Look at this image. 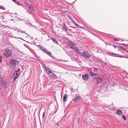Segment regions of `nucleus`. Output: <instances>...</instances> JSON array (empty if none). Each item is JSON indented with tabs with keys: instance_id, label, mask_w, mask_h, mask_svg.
<instances>
[{
	"instance_id": "9",
	"label": "nucleus",
	"mask_w": 128,
	"mask_h": 128,
	"mask_svg": "<svg viewBox=\"0 0 128 128\" xmlns=\"http://www.w3.org/2000/svg\"><path fill=\"white\" fill-rule=\"evenodd\" d=\"M88 75L87 74H85L82 76V78L84 80H87L88 78Z\"/></svg>"
},
{
	"instance_id": "19",
	"label": "nucleus",
	"mask_w": 128,
	"mask_h": 128,
	"mask_svg": "<svg viewBox=\"0 0 128 128\" xmlns=\"http://www.w3.org/2000/svg\"><path fill=\"white\" fill-rule=\"evenodd\" d=\"M28 8L30 9V10H34L32 6H30L28 7Z\"/></svg>"
},
{
	"instance_id": "14",
	"label": "nucleus",
	"mask_w": 128,
	"mask_h": 128,
	"mask_svg": "<svg viewBox=\"0 0 128 128\" xmlns=\"http://www.w3.org/2000/svg\"><path fill=\"white\" fill-rule=\"evenodd\" d=\"M4 84L6 87H8V86L9 82L5 81L4 82Z\"/></svg>"
},
{
	"instance_id": "35",
	"label": "nucleus",
	"mask_w": 128,
	"mask_h": 128,
	"mask_svg": "<svg viewBox=\"0 0 128 128\" xmlns=\"http://www.w3.org/2000/svg\"><path fill=\"white\" fill-rule=\"evenodd\" d=\"M126 52H128V51L127 50H126Z\"/></svg>"
},
{
	"instance_id": "31",
	"label": "nucleus",
	"mask_w": 128,
	"mask_h": 128,
	"mask_svg": "<svg viewBox=\"0 0 128 128\" xmlns=\"http://www.w3.org/2000/svg\"><path fill=\"white\" fill-rule=\"evenodd\" d=\"M44 113L43 114V115H42L43 118L44 117Z\"/></svg>"
},
{
	"instance_id": "8",
	"label": "nucleus",
	"mask_w": 128,
	"mask_h": 128,
	"mask_svg": "<svg viewBox=\"0 0 128 128\" xmlns=\"http://www.w3.org/2000/svg\"><path fill=\"white\" fill-rule=\"evenodd\" d=\"M62 29L63 30H64L66 32L67 30H68V28L64 24V23L62 28Z\"/></svg>"
},
{
	"instance_id": "22",
	"label": "nucleus",
	"mask_w": 128,
	"mask_h": 128,
	"mask_svg": "<svg viewBox=\"0 0 128 128\" xmlns=\"http://www.w3.org/2000/svg\"><path fill=\"white\" fill-rule=\"evenodd\" d=\"M122 117L124 118V120H126V117L125 116L123 115H122Z\"/></svg>"
},
{
	"instance_id": "1",
	"label": "nucleus",
	"mask_w": 128,
	"mask_h": 128,
	"mask_svg": "<svg viewBox=\"0 0 128 128\" xmlns=\"http://www.w3.org/2000/svg\"><path fill=\"white\" fill-rule=\"evenodd\" d=\"M12 54L11 50L9 49L5 50L3 53L4 56L6 58H9L12 55Z\"/></svg>"
},
{
	"instance_id": "13",
	"label": "nucleus",
	"mask_w": 128,
	"mask_h": 128,
	"mask_svg": "<svg viewBox=\"0 0 128 128\" xmlns=\"http://www.w3.org/2000/svg\"><path fill=\"white\" fill-rule=\"evenodd\" d=\"M67 95L66 94H65L63 98V100L64 102H66L67 100V98L66 96Z\"/></svg>"
},
{
	"instance_id": "20",
	"label": "nucleus",
	"mask_w": 128,
	"mask_h": 128,
	"mask_svg": "<svg viewBox=\"0 0 128 128\" xmlns=\"http://www.w3.org/2000/svg\"><path fill=\"white\" fill-rule=\"evenodd\" d=\"M72 23L76 26H78V24H77L76 22H75V21L74 20L73 21H72Z\"/></svg>"
},
{
	"instance_id": "12",
	"label": "nucleus",
	"mask_w": 128,
	"mask_h": 128,
	"mask_svg": "<svg viewBox=\"0 0 128 128\" xmlns=\"http://www.w3.org/2000/svg\"><path fill=\"white\" fill-rule=\"evenodd\" d=\"M50 39L52 40L53 42L54 43L56 44H58V42L54 38H51Z\"/></svg>"
},
{
	"instance_id": "18",
	"label": "nucleus",
	"mask_w": 128,
	"mask_h": 128,
	"mask_svg": "<svg viewBox=\"0 0 128 128\" xmlns=\"http://www.w3.org/2000/svg\"><path fill=\"white\" fill-rule=\"evenodd\" d=\"M67 16L68 17V18L71 20V21L72 22L74 20V19H73V18L72 17V16H70L69 15H68Z\"/></svg>"
},
{
	"instance_id": "2",
	"label": "nucleus",
	"mask_w": 128,
	"mask_h": 128,
	"mask_svg": "<svg viewBox=\"0 0 128 128\" xmlns=\"http://www.w3.org/2000/svg\"><path fill=\"white\" fill-rule=\"evenodd\" d=\"M38 47L43 52L46 53L49 56H51V53L50 52L48 51L46 48H44V47L41 46L40 45H38Z\"/></svg>"
},
{
	"instance_id": "34",
	"label": "nucleus",
	"mask_w": 128,
	"mask_h": 128,
	"mask_svg": "<svg viewBox=\"0 0 128 128\" xmlns=\"http://www.w3.org/2000/svg\"><path fill=\"white\" fill-rule=\"evenodd\" d=\"M56 124H57V125H58V122H57Z\"/></svg>"
},
{
	"instance_id": "36",
	"label": "nucleus",
	"mask_w": 128,
	"mask_h": 128,
	"mask_svg": "<svg viewBox=\"0 0 128 128\" xmlns=\"http://www.w3.org/2000/svg\"><path fill=\"white\" fill-rule=\"evenodd\" d=\"M114 46V47H116L115 46H114H114Z\"/></svg>"
},
{
	"instance_id": "4",
	"label": "nucleus",
	"mask_w": 128,
	"mask_h": 128,
	"mask_svg": "<svg viewBox=\"0 0 128 128\" xmlns=\"http://www.w3.org/2000/svg\"><path fill=\"white\" fill-rule=\"evenodd\" d=\"M17 62L16 60L14 59H12L10 61V65L12 67H15Z\"/></svg>"
},
{
	"instance_id": "23",
	"label": "nucleus",
	"mask_w": 128,
	"mask_h": 128,
	"mask_svg": "<svg viewBox=\"0 0 128 128\" xmlns=\"http://www.w3.org/2000/svg\"><path fill=\"white\" fill-rule=\"evenodd\" d=\"M80 118H77V122L78 124L79 123V122L80 120Z\"/></svg>"
},
{
	"instance_id": "3",
	"label": "nucleus",
	"mask_w": 128,
	"mask_h": 128,
	"mask_svg": "<svg viewBox=\"0 0 128 128\" xmlns=\"http://www.w3.org/2000/svg\"><path fill=\"white\" fill-rule=\"evenodd\" d=\"M79 53L82 56L87 58H89L90 56V55L89 54L87 51H85L83 53L79 52Z\"/></svg>"
},
{
	"instance_id": "28",
	"label": "nucleus",
	"mask_w": 128,
	"mask_h": 128,
	"mask_svg": "<svg viewBox=\"0 0 128 128\" xmlns=\"http://www.w3.org/2000/svg\"><path fill=\"white\" fill-rule=\"evenodd\" d=\"M2 57L1 56H0V63L2 61Z\"/></svg>"
},
{
	"instance_id": "15",
	"label": "nucleus",
	"mask_w": 128,
	"mask_h": 128,
	"mask_svg": "<svg viewBox=\"0 0 128 128\" xmlns=\"http://www.w3.org/2000/svg\"><path fill=\"white\" fill-rule=\"evenodd\" d=\"M70 48L71 49H74L76 50H78V49L77 48L76 46H70Z\"/></svg>"
},
{
	"instance_id": "10",
	"label": "nucleus",
	"mask_w": 128,
	"mask_h": 128,
	"mask_svg": "<svg viewBox=\"0 0 128 128\" xmlns=\"http://www.w3.org/2000/svg\"><path fill=\"white\" fill-rule=\"evenodd\" d=\"M49 75L50 76H52V78H58L57 76L52 72L51 73V74H49Z\"/></svg>"
},
{
	"instance_id": "7",
	"label": "nucleus",
	"mask_w": 128,
	"mask_h": 128,
	"mask_svg": "<svg viewBox=\"0 0 128 128\" xmlns=\"http://www.w3.org/2000/svg\"><path fill=\"white\" fill-rule=\"evenodd\" d=\"M82 99L81 97L80 96H76L74 99V101L75 102H77L78 101H80Z\"/></svg>"
},
{
	"instance_id": "32",
	"label": "nucleus",
	"mask_w": 128,
	"mask_h": 128,
	"mask_svg": "<svg viewBox=\"0 0 128 128\" xmlns=\"http://www.w3.org/2000/svg\"><path fill=\"white\" fill-rule=\"evenodd\" d=\"M97 75V74L96 73H94V76L96 75V76Z\"/></svg>"
},
{
	"instance_id": "6",
	"label": "nucleus",
	"mask_w": 128,
	"mask_h": 128,
	"mask_svg": "<svg viewBox=\"0 0 128 128\" xmlns=\"http://www.w3.org/2000/svg\"><path fill=\"white\" fill-rule=\"evenodd\" d=\"M96 80V82L97 84L100 83L102 81V78L100 77H96L94 78Z\"/></svg>"
},
{
	"instance_id": "17",
	"label": "nucleus",
	"mask_w": 128,
	"mask_h": 128,
	"mask_svg": "<svg viewBox=\"0 0 128 128\" xmlns=\"http://www.w3.org/2000/svg\"><path fill=\"white\" fill-rule=\"evenodd\" d=\"M116 113L118 115H120L122 114L121 111L120 110H118L117 111Z\"/></svg>"
},
{
	"instance_id": "16",
	"label": "nucleus",
	"mask_w": 128,
	"mask_h": 128,
	"mask_svg": "<svg viewBox=\"0 0 128 128\" xmlns=\"http://www.w3.org/2000/svg\"><path fill=\"white\" fill-rule=\"evenodd\" d=\"M46 70L49 75V74H51V73L52 72H51V71L50 70H49V68H48V69L47 68Z\"/></svg>"
},
{
	"instance_id": "29",
	"label": "nucleus",
	"mask_w": 128,
	"mask_h": 128,
	"mask_svg": "<svg viewBox=\"0 0 128 128\" xmlns=\"http://www.w3.org/2000/svg\"><path fill=\"white\" fill-rule=\"evenodd\" d=\"M126 44H123V45L127 46H128V44H127L126 45Z\"/></svg>"
},
{
	"instance_id": "25",
	"label": "nucleus",
	"mask_w": 128,
	"mask_h": 128,
	"mask_svg": "<svg viewBox=\"0 0 128 128\" xmlns=\"http://www.w3.org/2000/svg\"><path fill=\"white\" fill-rule=\"evenodd\" d=\"M42 65L43 66L44 68L46 70V69L48 68H47L46 67V65L45 64H43Z\"/></svg>"
},
{
	"instance_id": "33",
	"label": "nucleus",
	"mask_w": 128,
	"mask_h": 128,
	"mask_svg": "<svg viewBox=\"0 0 128 128\" xmlns=\"http://www.w3.org/2000/svg\"><path fill=\"white\" fill-rule=\"evenodd\" d=\"M125 57L126 58H128V57H127V56H124L123 57Z\"/></svg>"
},
{
	"instance_id": "11",
	"label": "nucleus",
	"mask_w": 128,
	"mask_h": 128,
	"mask_svg": "<svg viewBox=\"0 0 128 128\" xmlns=\"http://www.w3.org/2000/svg\"><path fill=\"white\" fill-rule=\"evenodd\" d=\"M110 53V54H111V55L112 56H115L119 57L120 58L122 57V56H118V54H117L115 53L111 52Z\"/></svg>"
},
{
	"instance_id": "21",
	"label": "nucleus",
	"mask_w": 128,
	"mask_h": 128,
	"mask_svg": "<svg viewBox=\"0 0 128 128\" xmlns=\"http://www.w3.org/2000/svg\"><path fill=\"white\" fill-rule=\"evenodd\" d=\"M90 74L91 76H94V73L91 71L90 72Z\"/></svg>"
},
{
	"instance_id": "37",
	"label": "nucleus",
	"mask_w": 128,
	"mask_h": 128,
	"mask_svg": "<svg viewBox=\"0 0 128 128\" xmlns=\"http://www.w3.org/2000/svg\"><path fill=\"white\" fill-rule=\"evenodd\" d=\"M16 38H18V37H16Z\"/></svg>"
},
{
	"instance_id": "24",
	"label": "nucleus",
	"mask_w": 128,
	"mask_h": 128,
	"mask_svg": "<svg viewBox=\"0 0 128 128\" xmlns=\"http://www.w3.org/2000/svg\"><path fill=\"white\" fill-rule=\"evenodd\" d=\"M15 3L17 5H18V6H20L21 5V4L19 3H18V2H15Z\"/></svg>"
},
{
	"instance_id": "26",
	"label": "nucleus",
	"mask_w": 128,
	"mask_h": 128,
	"mask_svg": "<svg viewBox=\"0 0 128 128\" xmlns=\"http://www.w3.org/2000/svg\"><path fill=\"white\" fill-rule=\"evenodd\" d=\"M93 69L94 70H96V71L98 70V68H94V67L93 68Z\"/></svg>"
},
{
	"instance_id": "30",
	"label": "nucleus",
	"mask_w": 128,
	"mask_h": 128,
	"mask_svg": "<svg viewBox=\"0 0 128 128\" xmlns=\"http://www.w3.org/2000/svg\"><path fill=\"white\" fill-rule=\"evenodd\" d=\"M114 40H115L116 41H118V40L116 39H114Z\"/></svg>"
},
{
	"instance_id": "27",
	"label": "nucleus",
	"mask_w": 128,
	"mask_h": 128,
	"mask_svg": "<svg viewBox=\"0 0 128 128\" xmlns=\"http://www.w3.org/2000/svg\"><path fill=\"white\" fill-rule=\"evenodd\" d=\"M4 8L2 6H0V9H4Z\"/></svg>"
},
{
	"instance_id": "5",
	"label": "nucleus",
	"mask_w": 128,
	"mask_h": 128,
	"mask_svg": "<svg viewBox=\"0 0 128 128\" xmlns=\"http://www.w3.org/2000/svg\"><path fill=\"white\" fill-rule=\"evenodd\" d=\"M19 75V74H18L16 71H15L14 72L13 76V81H14L15 80H16L17 79V78L18 77V76Z\"/></svg>"
}]
</instances>
